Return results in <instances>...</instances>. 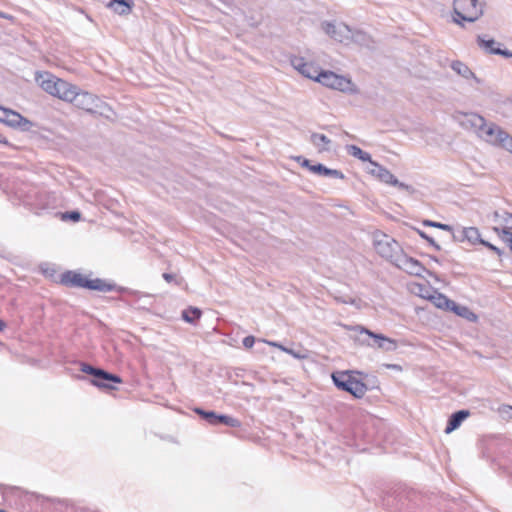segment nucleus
I'll list each match as a JSON object with an SVG mask.
<instances>
[{"instance_id": "44", "label": "nucleus", "mask_w": 512, "mask_h": 512, "mask_svg": "<svg viewBox=\"0 0 512 512\" xmlns=\"http://www.w3.org/2000/svg\"><path fill=\"white\" fill-rule=\"evenodd\" d=\"M163 278H164L167 282H171V281H173V279H174V275H173V274H170V273H164V274H163Z\"/></svg>"}, {"instance_id": "6", "label": "nucleus", "mask_w": 512, "mask_h": 512, "mask_svg": "<svg viewBox=\"0 0 512 512\" xmlns=\"http://www.w3.org/2000/svg\"><path fill=\"white\" fill-rule=\"evenodd\" d=\"M483 141L512 153V136L506 130H476Z\"/></svg>"}, {"instance_id": "5", "label": "nucleus", "mask_w": 512, "mask_h": 512, "mask_svg": "<svg viewBox=\"0 0 512 512\" xmlns=\"http://www.w3.org/2000/svg\"><path fill=\"white\" fill-rule=\"evenodd\" d=\"M318 83L326 86L330 89H334L344 93H356V86L353 84L350 78L336 74L332 71H322L318 75Z\"/></svg>"}, {"instance_id": "29", "label": "nucleus", "mask_w": 512, "mask_h": 512, "mask_svg": "<svg viewBox=\"0 0 512 512\" xmlns=\"http://www.w3.org/2000/svg\"><path fill=\"white\" fill-rule=\"evenodd\" d=\"M465 237L470 244L481 243L480 232L476 227H465Z\"/></svg>"}, {"instance_id": "39", "label": "nucleus", "mask_w": 512, "mask_h": 512, "mask_svg": "<svg viewBox=\"0 0 512 512\" xmlns=\"http://www.w3.org/2000/svg\"><path fill=\"white\" fill-rule=\"evenodd\" d=\"M295 160L300 163V165L304 168H307L311 172V168L314 164H311V162L308 159H305L302 156H297Z\"/></svg>"}, {"instance_id": "43", "label": "nucleus", "mask_w": 512, "mask_h": 512, "mask_svg": "<svg viewBox=\"0 0 512 512\" xmlns=\"http://www.w3.org/2000/svg\"><path fill=\"white\" fill-rule=\"evenodd\" d=\"M67 216L74 221H78L80 219V213L77 211L70 212Z\"/></svg>"}, {"instance_id": "36", "label": "nucleus", "mask_w": 512, "mask_h": 512, "mask_svg": "<svg viewBox=\"0 0 512 512\" xmlns=\"http://www.w3.org/2000/svg\"><path fill=\"white\" fill-rule=\"evenodd\" d=\"M494 231L498 233L499 236L502 237L504 241H506L509 245L510 250L512 251V232L506 229L500 230L499 228H494Z\"/></svg>"}, {"instance_id": "7", "label": "nucleus", "mask_w": 512, "mask_h": 512, "mask_svg": "<svg viewBox=\"0 0 512 512\" xmlns=\"http://www.w3.org/2000/svg\"><path fill=\"white\" fill-rule=\"evenodd\" d=\"M323 31L335 41L349 45L352 39V29L344 23L323 22Z\"/></svg>"}, {"instance_id": "27", "label": "nucleus", "mask_w": 512, "mask_h": 512, "mask_svg": "<svg viewBox=\"0 0 512 512\" xmlns=\"http://www.w3.org/2000/svg\"><path fill=\"white\" fill-rule=\"evenodd\" d=\"M351 43H356L361 46L365 47H371V44L373 43L371 37L367 35L365 32L356 30L352 31V39Z\"/></svg>"}, {"instance_id": "8", "label": "nucleus", "mask_w": 512, "mask_h": 512, "mask_svg": "<svg viewBox=\"0 0 512 512\" xmlns=\"http://www.w3.org/2000/svg\"><path fill=\"white\" fill-rule=\"evenodd\" d=\"M371 167L367 169V172L372 176L376 177L378 180L385 184H389L392 186H396L399 189L412 191V187L403 182L398 181V179L385 167L373 161L370 164Z\"/></svg>"}, {"instance_id": "37", "label": "nucleus", "mask_w": 512, "mask_h": 512, "mask_svg": "<svg viewBox=\"0 0 512 512\" xmlns=\"http://www.w3.org/2000/svg\"><path fill=\"white\" fill-rule=\"evenodd\" d=\"M423 224L425 226L435 227V228H439V229H442V230H445V231H452V226L447 225V224H443V223H440V222H434V221H431V220H425L423 222Z\"/></svg>"}, {"instance_id": "16", "label": "nucleus", "mask_w": 512, "mask_h": 512, "mask_svg": "<svg viewBox=\"0 0 512 512\" xmlns=\"http://www.w3.org/2000/svg\"><path fill=\"white\" fill-rule=\"evenodd\" d=\"M77 89V86L60 79L58 85H56V88L52 96L71 103L73 101V98H75V93Z\"/></svg>"}, {"instance_id": "40", "label": "nucleus", "mask_w": 512, "mask_h": 512, "mask_svg": "<svg viewBox=\"0 0 512 512\" xmlns=\"http://www.w3.org/2000/svg\"><path fill=\"white\" fill-rule=\"evenodd\" d=\"M421 238L425 239L435 249L440 250V246L434 241L433 238L429 237L425 232L419 231Z\"/></svg>"}, {"instance_id": "38", "label": "nucleus", "mask_w": 512, "mask_h": 512, "mask_svg": "<svg viewBox=\"0 0 512 512\" xmlns=\"http://www.w3.org/2000/svg\"><path fill=\"white\" fill-rule=\"evenodd\" d=\"M508 216H512V213L504 212L501 215V218H502L503 223L505 224V228L504 229L510 231V229H512V220L509 219Z\"/></svg>"}, {"instance_id": "32", "label": "nucleus", "mask_w": 512, "mask_h": 512, "mask_svg": "<svg viewBox=\"0 0 512 512\" xmlns=\"http://www.w3.org/2000/svg\"><path fill=\"white\" fill-rule=\"evenodd\" d=\"M451 68L459 75L463 76L464 78H469L473 75L472 71L469 69L467 65L460 61H455L451 64Z\"/></svg>"}, {"instance_id": "14", "label": "nucleus", "mask_w": 512, "mask_h": 512, "mask_svg": "<svg viewBox=\"0 0 512 512\" xmlns=\"http://www.w3.org/2000/svg\"><path fill=\"white\" fill-rule=\"evenodd\" d=\"M0 123L10 127H15L19 125H27L29 124V121L18 112L0 106Z\"/></svg>"}, {"instance_id": "23", "label": "nucleus", "mask_w": 512, "mask_h": 512, "mask_svg": "<svg viewBox=\"0 0 512 512\" xmlns=\"http://www.w3.org/2000/svg\"><path fill=\"white\" fill-rule=\"evenodd\" d=\"M132 0H111L107 7L119 15H127L132 9Z\"/></svg>"}, {"instance_id": "26", "label": "nucleus", "mask_w": 512, "mask_h": 512, "mask_svg": "<svg viewBox=\"0 0 512 512\" xmlns=\"http://www.w3.org/2000/svg\"><path fill=\"white\" fill-rule=\"evenodd\" d=\"M346 150L349 155L358 158L363 162H369L370 164L371 162H373V160L371 159V155L368 152L363 151L356 145H347Z\"/></svg>"}, {"instance_id": "3", "label": "nucleus", "mask_w": 512, "mask_h": 512, "mask_svg": "<svg viewBox=\"0 0 512 512\" xmlns=\"http://www.w3.org/2000/svg\"><path fill=\"white\" fill-rule=\"evenodd\" d=\"M332 380L337 388L349 392L356 398H362L367 392V386L356 379L350 371L334 372Z\"/></svg>"}, {"instance_id": "21", "label": "nucleus", "mask_w": 512, "mask_h": 512, "mask_svg": "<svg viewBox=\"0 0 512 512\" xmlns=\"http://www.w3.org/2000/svg\"><path fill=\"white\" fill-rule=\"evenodd\" d=\"M109 376H111V378H106L101 375H98L95 379H93L91 382L93 385L99 387V388H102V389H108V390H113L115 389V387L111 384V382L113 383H122V379L115 375V374H111V373H108Z\"/></svg>"}, {"instance_id": "46", "label": "nucleus", "mask_w": 512, "mask_h": 512, "mask_svg": "<svg viewBox=\"0 0 512 512\" xmlns=\"http://www.w3.org/2000/svg\"><path fill=\"white\" fill-rule=\"evenodd\" d=\"M288 354H291L292 356H294L295 358H302L303 356H301L300 354H297L296 352H294L293 350L290 349V352H287Z\"/></svg>"}, {"instance_id": "1", "label": "nucleus", "mask_w": 512, "mask_h": 512, "mask_svg": "<svg viewBox=\"0 0 512 512\" xmlns=\"http://www.w3.org/2000/svg\"><path fill=\"white\" fill-rule=\"evenodd\" d=\"M71 103L79 109L103 116L107 119H112L115 115L111 107L96 95L86 91H80L79 89H77L75 98H73Z\"/></svg>"}, {"instance_id": "35", "label": "nucleus", "mask_w": 512, "mask_h": 512, "mask_svg": "<svg viewBox=\"0 0 512 512\" xmlns=\"http://www.w3.org/2000/svg\"><path fill=\"white\" fill-rule=\"evenodd\" d=\"M452 235V238L454 241L456 242H464V241H467L466 237H465V227H460L458 229H454L452 227V231H449Z\"/></svg>"}, {"instance_id": "49", "label": "nucleus", "mask_w": 512, "mask_h": 512, "mask_svg": "<svg viewBox=\"0 0 512 512\" xmlns=\"http://www.w3.org/2000/svg\"><path fill=\"white\" fill-rule=\"evenodd\" d=\"M268 345L270 346H273V347H277V345H279V343L277 342H274V341H265Z\"/></svg>"}, {"instance_id": "50", "label": "nucleus", "mask_w": 512, "mask_h": 512, "mask_svg": "<svg viewBox=\"0 0 512 512\" xmlns=\"http://www.w3.org/2000/svg\"><path fill=\"white\" fill-rule=\"evenodd\" d=\"M6 328V323L3 320H0V331Z\"/></svg>"}, {"instance_id": "30", "label": "nucleus", "mask_w": 512, "mask_h": 512, "mask_svg": "<svg viewBox=\"0 0 512 512\" xmlns=\"http://www.w3.org/2000/svg\"><path fill=\"white\" fill-rule=\"evenodd\" d=\"M201 310L195 307H190L182 312V318L188 323H194L201 316Z\"/></svg>"}, {"instance_id": "31", "label": "nucleus", "mask_w": 512, "mask_h": 512, "mask_svg": "<svg viewBox=\"0 0 512 512\" xmlns=\"http://www.w3.org/2000/svg\"><path fill=\"white\" fill-rule=\"evenodd\" d=\"M81 371L86 373V374H89V375H92L95 379L98 375H101L106 378H111V376L108 375V372L102 370V369H99V368H95L89 364H86V363H82L81 364Z\"/></svg>"}, {"instance_id": "33", "label": "nucleus", "mask_w": 512, "mask_h": 512, "mask_svg": "<svg viewBox=\"0 0 512 512\" xmlns=\"http://www.w3.org/2000/svg\"><path fill=\"white\" fill-rule=\"evenodd\" d=\"M196 413H198L199 415H201L203 418H205L209 423L211 424H218V416L215 412L213 411H204L202 409H196L195 410Z\"/></svg>"}, {"instance_id": "12", "label": "nucleus", "mask_w": 512, "mask_h": 512, "mask_svg": "<svg viewBox=\"0 0 512 512\" xmlns=\"http://www.w3.org/2000/svg\"><path fill=\"white\" fill-rule=\"evenodd\" d=\"M478 46L488 54L501 55L505 58H512V52L507 49H501L500 43L492 38H487L486 35H479L477 37Z\"/></svg>"}, {"instance_id": "18", "label": "nucleus", "mask_w": 512, "mask_h": 512, "mask_svg": "<svg viewBox=\"0 0 512 512\" xmlns=\"http://www.w3.org/2000/svg\"><path fill=\"white\" fill-rule=\"evenodd\" d=\"M62 283L70 287L85 288L87 277L81 273L68 271L62 275Z\"/></svg>"}, {"instance_id": "20", "label": "nucleus", "mask_w": 512, "mask_h": 512, "mask_svg": "<svg viewBox=\"0 0 512 512\" xmlns=\"http://www.w3.org/2000/svg\"><path fill=\"white\" fill-rule=\"evenodd\" d=\"M311 173L337 179L345 178L344 174L340 170L327 168L326 166L320 163L313 165V167L311 168Z\"/></svg>"}, {"instance_id": "34", "label": "nucleus", "mask_w": 512, "mask_h": 512, "mask_svg": "<svg viewBox=\"0 0 512 512\" xmlns=\"http://www.w3.org/2000/svg\"><path fill=\"white\" fill-rule=\"evenodd\" d=\"M218 423L224 424L229 427H239L240 422L236 418H233L231 416L227 415H219L218 417Z\"/></svg>"}, {"instance_id": "19", "label": "nucleus", "mask_w": 512, "mask_h": 512, "mask_svg": "<svg viewBox=\"0 0 512 512\" xmlns=\"http://www.w3.org/2000/svg\"><path fill=\"white\" fill-rule=\"evenodd\" d=\"M468 416L469 411L467 410H459L453 413L448 420V424L445 428V433L449 434L455 429H457Z\"/></svg>"}, {"instance_id": "48", "label": "nucleus", "mask_w": 512, "mask_h": 512, "mask_svg": "<svg viewBox=\"0 0 512 512\" xmlns=\"http://www.w3.org/2000/svg\"><path fill=\"white\" fill-rule=\"evenodd\" d=\"M268 345L270 346H273V347H277V345H279V343L277 342H274V341H265Z\"/></svg>"}, {"instance_id": "15", "label": "nucleus", "mask_w": 512, "mask_h": 512, "mask_svg": "<svg viewBox=\"0 0 512 512\" xmlns=\"http://www.w3.org/2000/svg\"><path fill=\"white\" fill-rule=\"evenodd\" d=\"M60 78L56 77L50 72H36L35 81L36 83L48 94L52 95L58 85Z\"/></svg>"}, {"instance_id": "47", "label": "nucleus", "mask_w": 512, "mask_h": 512, "mask_svg": "<svg viewBox=\"0 0 512 512\" xmlns=\"http://www.w3.org/2000/svg\"><path fill=\"white\" fill-rule=\"evenodd\" d=\"M277 348H279L280 350H282V351H284V352H290V349H289V348L284 347V346H283V345H281L280 343H279V345H277Z\"/></svg>"}, {"instance_id": "51", "label": "nucleus", "mask_w": 512, "mask_h": 512, "mask_svg": "<svg viewBox=\"0 0 512 512\" xmlns=\"http://www.w3.org/2000/svg\"><path fill=\"white\" fill-rule=\"evenodd\" d=\"M344 303H350V304H355V300L354 299H350V300H343Z\"/></svg>"}, {"instance_id": "9", "label": "nucleus", "mask_w": 512, "mask_h": 512, "mask_svg": "<svg viewBox=\"0 0 512 512\" xmlns=\"http://www.w3.org/2000/svg\"><path fill=\"white\" fill-rule=\"evenodd\" d=\"M356 330L359 331L360 333L368 335L372 339L373 342H365L366 345L370 347H376L384 351H393L397 347L395 340L388 338L383 334L374 333L362 326H357Z\"/></svg>"}, {"instance_id": "45", "label": "nucleus", "mask_w": 512, "mask_h": 512, "mask_svg": "<svg viewBox=\"0 0 512 512\" xmlns=\"http://www.w3.org/2000/svg\"><path fill=\"white\" fill-rule=\"evenodd\" d=\"M0 144L8 145L7 138L4 135H2V134H0Z\"/></svg>"}, {"instance_id": "17", "label": "nucleus", "mask_w": 512, "mask_h": 512, "mask_svg": "<svg viewBox=\"0 0 512 512\" xmlns=\"http://www.w3.org/2000/svg\"><path fill=\"white\" fill-rule=\"evenodd\" d=\"M423 298L428 299L435 305L437 308L449 311L450 306L453 304V301L450 300L446 295L433 290L431 293H426L421 295Z\"/></svg>"}, {"instance_id": "28", "label": "nucleus", "mask_w": 512, "mask_h": 512, "mask_svg": "<svg viewBox=\"0 0 512 512\" xmlns=\"http://www.w3.org/2000/svg\"><path fill=\"white\" fill-rule=\"evenodd\" d=\"M421 132V135L420 137L423 138L427 144L429 145H441V142L440 139H439V134H438V130H432V129H429V130H420Z\"/></svg>"}, {"instance_id": "11", "label": "nucleus", "mask_w": 512, "mask_h": 512, "mask_svg": "<svg viewBox=\"0 0 512 512\" xmlns=\"http://www.w3.org/2000/svg\"><path fill=\"white\" fill-rule=\"evenodd\" d=\"M393 265L414 276H422L425 271V267L418 260L407 256L404 252L401 253Z\"/></svg>"}, {"instance_id": "4", "label": "nucleus", "mask_w": 512, "mask_h": 512, "mask_svg": "<svg viewBox=\"0 0 512 512\" xmlns=\"http://www.w3.org/2000/svg\"><path fill=\"white\" fill-rule=\"evenodd\" d=\"M453 9L454 22L461 24V21L474 22L483 13L482 4L479 0H454Z\"/></svg>"}, {"instance_id": "13", "label": "nucleus", "mask_w": 512, "mask_h": 512, "mask_svg": "<svg viewBox=\"0 0 512 512\" xmlns=\"http://www.w3.org/2000/svg\"><path fill=\"white\" fill-rule=\"evenodd\" d=\"M453 118L462 128H484L486 125L485 119L476 113H458Z\"/></svg>"}, {"instance_id": "25", "label": "nucleus", "mask_w": 512, "mask_h": 512, "mask_svg": "<svg viewBox=\"0 0 512 512\" xmlns=\"http://www.w3.org/2000/svg\"><path fill=\"white\" fill-rule=\"evenodd\" d=\"M311 142L318 149L319 152L329 150L330 140L324 134L313 133L311 135Z\"/></svg>"}, {"instance_id": "2", "label": "nucleus", "mask_w": 512, "mask_h": 512, "mask_svg": "<svg viewBox=\"0 0 512 512\" xmlns=\"http://www.w3.org/2000/svg\"><path fill=\"white\" fill-rule=\"evenodd\" d=\"M373 245L377 254L392 264L403 252L400 244L395 239L380 231L373 234Z\"/></svg>"}, {"instance_id": "22", "label": "nucleus", "mask_w": 512, "mask_h": 512, "mask_svg": "<svg viewBox=\"0 0 512 512\" xmlns=\"http://www.w3.org/2000/svg\"><path fill=\"white\" fill-rule=\"evenodd\" d=\"M115 284L107 283L105 280L100 278L88 279L86 282V289L96 290L101 292H110L115 289Z\"/></svg>"}, {"instance_id": "42", "label": "nucleus", "mask_w": 512, "mask_h": 512, "mask_svg": "<svg viewBox=\"0 0 512 512\" xmlns=\"http://www.w3.org/2000/svg\"><path fill=\"white\" fill-rule=\"evenodd\" d=\"M480 244L486 246L488 249H490L491 251L495 252L499 256L502 254V251L498 247L494 246L493 244H491V243H489V242H487V241H485L483 239H482Z\"/></svg>"}, {"instance_id": "41", "label": "nucleus", "mask_w": 512, "mask_h": 512, "mask_svg": "<svg viewBox=\"0 0 512 512\" xmlns=\"http://www.w3.org/2000/svg\"><path fill=\"white\" fill-rule=\"evenodd\" d=\"M255 343V337L254 336H246L244 339H243V346L247 349H250L253 347Z\"/></svg>"}, {"instance_id": "10", "label": "nucleus", "mask_w": 512, "mask_h": 512, "mask_svg": "<svg viewBox=\"0 0 512 512\" xmlns=\"http://www.w3.org/2000/svg\"><path fill=\"white\" fill-rule=\"evenodd\" d=\"M290 63L292 67L297 70L301 75L312 79L318 82V75L322 73L323 70L320 69L317 65L312 62H306L302 57H292L290 59Z\"/></svg>"}, {"instance_id": "24", "label": "nucleus", "mask_w": 512, "mask_h": 512, "mask_svg": "<svg viewBox=\"0 0 512 512\" xmlns=\"http://www.w3.org/2000/svg\"><path fill=\"white\" fill-rule=\"evenodd\" d=\"M449 311H452L456 315L463 317L469 321H475L477 319V316L467 306L458 305L454 301L453 304L450 306Z\"/></svg>"}]
</instances>
